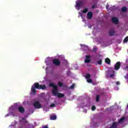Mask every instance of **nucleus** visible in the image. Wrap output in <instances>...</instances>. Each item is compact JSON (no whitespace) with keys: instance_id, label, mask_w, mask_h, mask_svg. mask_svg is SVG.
Returning <instances> with one entry per match:
<instances>
[{"instance_id":"1","label":"nucleus","mask_w":128,"mask_h":128,"mask_svg":"<svg viewBox=\"0 0 128 128\" xmlns=\"http://www.w3.org/2000/svg\"><path fill=\"white\" fill-rule=\"evenodd\" d=\"M36 90H44L46 88V86L44 84H40L38 82H35L31 88V92H32L33 94H36Z\"/></svg>"},{"instance_id":"2","label":"nucleus","mask_w":128,"mask_h":128,"mask_svg":"<svg viewBox=\"0 0 128 128\" xmlns=\"http://www.w3.org/2000/svg\"><path fill=\"white\" fill-rule=\"evenodd\" d=\"M33 106L35 108H38L40 110V108H42V104L40 103V102L36 101L33 104Z\"/></svg>"},{"instance_id":"3","label":"nucleus","mask_w":128,"mask_h":128,"mask_svg":"<svg viewBox=\"0 0 128 128\" xmlns=\"http://www.w3.org/2000/svg\"><path fill=\"white\" fill-rule=\"evenodd\" d=\"M52 62L54 66H60V61L58 58L53 59Z\"/></svg>"},{"instance_id":"4","label":"nucleus","mask_w":128,"mask_h":128,"mask_svg":"<svg viewBox=\"0 0 128 128\" xmlns=\"http://www.w3.org/2000/svg\"><path fill=\"white\" fill-rule=\"evenodd\" d=\"M52 94H53L54 96H58V86H55L52 90Z\"/></svg>"},{"instance_id":"5","label":"nucleus","mask_w":128,"mask_h":128,"mask_svg":"<svg viewBox=\"0 0 128 128\" xmlns=\"http://www.w3.org/2000/svg\"><path fill=\"white\" fill-rule=\"evenodd\" d=\"M120 66H122V63H120V62H117L114 66V70H120Z\"/></svg>"},{"instance_id":"6","label":"nucleus","mask_w":128,"mask_h":128,"mask_svg":"<svg viewBox=\"0 0 128 128\" xmlns=\"http://www.w3.org/2000/svg\"><path fill=\"white\" fill-rule=\"evenodd\" d=\"M112 22H113V24H118V18L116 17H113L112 18Z\"/></svg>"},{"instance_id":"7","label":"nucleus","mask_w":128,"mask_h":128,"mask_svg":"<svg viewBox=\"0 0 128 128\" xmlns=\"http://www.w3.org/2000/svg\"><path fill=\"white\" fill-rule=\"evenodd\" d=\"M84 2L82 1H76V6L77 8L82 6Z\"/></svg>"},{"instance_id":"8","label":"nucleus","mask_w":128,"mask_h":128,"mask_svg":"<svg viewBox=\"0 0 128 128\" xmlns=\"http://www.w3.org/2000/svg\"><path fill=\"white\" fill-rule=\"evenodd\" d=\"M124 120H126V117L123 116L117 122L118 124H124Z\"/></svg>"},{"instance_id":"9","label":"nucleus","mask_w":128,"mask_h":128,"mask_svg":"<svg viewBox=\"0 0 128 128\" xmlns=\"http://www.w3.org/2000/svg\"><path fill=\"white\" fill-rule=\"evenodd\" d=\"M108 34L110 36H114V34H116V31L114 29H110L109 30Z\"/></svg>"},{"instance_id":"10","label":"nucleus","mask_w":128,"mask_h":128,"mask_svg":"<svg viewBox=\"0 0 128 128\" xmlns=\"http://www.w3.org/2000/svg\"><path fill=\"white\" fill-rule=\"evenodd\" d=\"M86 58L84 60L85 64H88L90 62V56L87 55L86 56Z\"/></svg>"},{"instance_id":"11","label":"nucleus","mask_w":128,"mask_h":128,"mask_svg":"<svg viewBox=\"0 0 128 128\" xmlns=\"http://www.w3.org/2000/svg\"><path fill=\"white\" fill-rule=\"evenodd\" d=\"M120 124L118 123V122H114L110 126V128H118V126Z\"/></svg>"},{"instance_id":"12","label":"nucleus","mask_w":128,"mask_h":128,"mask_svg":"<svg viewBox=\"0 0 128 128\" xmlns=\"http://www.w3.org/2000/svg\"><path fill=\"white\" fill-rule=\"evenodd\" d=\"M18 110L21 114H24V108L22 106H19L18 108Z\"/></svg>"},{"instance_id":"13","label":"nucleus","mask_w":128,"mask_h":128,"mask_svg":"<svg viewBox=\"0 0 128 128\" xmlns=\"http://www.w3.org/2000/svg\"><path fill=\"white\" fill-rule=\"evenodd\" d=\"M87 18L88 20H91V18H92V12H88L87 14Z\"/></svg>"},{"instance_id":"14","label":"nucleus","mask_w":128,"mask_h":128,"mask_svg":"<svg viewBox=\"0 0 128 128\" xmlns=\"http://www.w3.org/2000/svg\"><path fill=\"white\" fill-rule=\"evenodd\" d=\"M80 46L84 48H83L84 50H90V48H88V46L86 45L81 44Z\"/></svg>"},{"instance_id":"15","label":"nucleus","mask_w":128,"mask_h":128,"mask_svg":"<svg viewBox=\"0 0 128 128\" xmlns=\"http://www.w3.org/2000/svg\"><path fill=\"white\" fill-rule=\"evenodd\" d=\"M122 12H128V8H126V6L122 7Z\"/></svg>"},{"instance_id":"16","label":"nucleus","mask_w":128,"mask_h":128,"mask_svg":"<svg viewBox=\"0 0 128 128\" xmlns=\"http://www.w3.org/2000/svg\"><path fill=\"white\" fill-rule=\"evenodd\" d=\"M105 62H106L107 64H110V58H106L105 59Z\"/></svg>"},{"instance_id":"17","label":"nucleus","mask_w":128,"mask_h":128,"mask_svg":"<svg viewBox=\"0 0 128 128\" xmlns=\"http://www.w3.org/2000/svg\"><path fill=\"white\" fill-rule=\"evenodd\" d=\"M57 96L59 98H64V94L62 93H58Z\"/></svg>"},{"instance_id":"18","label":"nucleus","mask_w":128,"mask_h":128,"mask_svg":"<svg viewBox=\"0 0 128 128\" xmlns=\"http://www.w3.org/2000/svg\"><path fill=\"white\" fill-rule=\"evenodd\" d=\"M50 119L51 120H56V115L52 116L50 118Z\"/></svg>"},{"instance_id":"19","label":"nucleus","mask_w":128,"mask_h":128,"mask_svg":"<svg viewBox=\"0 0 128 128\" xmlns=\"http://www.w3.org/2000/svg\"><path fill=\"white\" fill-rule=\"evenodd\" d=\"M51 88H54L55 86H58L56 85H54V83H50L49 84Z\"/></svg>"},{"instance_id":"20","label":"nucleus","mask_w":128,"mask_h":128,"mask_svg":"<svg viewBox=\"0 0 128 128\" xmlns=\"http://www.w3.org/2000/svg\"><path fill=\"white\" fill-rule=\"evenodd\" d=\"M88 12V8H84L82 11L83 14H86Z\"/></svg>"},{"instance_id":"21","label":"nucleus","mask_w":128,"mask_h":128,"mask_svg":"<svg viewBox=\"0 0 128 128\" xmlns=\"http://www.w3.org/2000/svg\"><path fill=\"white\" fill-rule=\"evenodd\" d=\"M97 64H99V66H100L102 64V60H100L97 62Z\"/></svg>"},{"instance_id":"22","label":"nucleus","mask_w":128,"mask_h":128,"mask_svg":"<svg viewBox=\"0 0 128 128\" xmlns=\"http://www.w3.org/2000/svg\"><path fill=\"white\" fill-rule=\"evenodd\" d=\"M96 102H100V95L96 96Z\"/></svg>"},{"instance_id":"23","label":"nucleus","mask_w":128,"mask_h":128,"mask_svg":"<svg viewBox=\"0 0 128 128\" xmlns=\"http://www.w3.org/2000/svg\"><path fill=\"white\" fill-rule=\"evenodd\" d=\"M128 42V36L124 38L123 41V42L126 43V42Z\"/></svg>"},{"instance_id":"24","label":"nucleus","mask_w":128,"mask_h":128,"mask_svg":"<svg viewBox=\"0 0 128 128\" xmlns=\"http://www.w3.org/2000/svg\"><path fill=\"white\" fill-rule=\"evenodd\" d=\"M86 78L88 80L90 78V74H87L86 76Z\"/></svg>"},{"instance_id":"25","label":"nucleus","mask_w":128,"mask_h":128,"mask_svg":"<svg viewBox=\"0 0 128 128\" xmlns=\"http://www.w3.org/2000/svg\"><path fill=\"white\" fill-rule=\"evenodd\" d=\"M58 86H60V88H62V86H64V84H62V82H59L58 83Z\"/></svg>"},{"instance_id":"26","label":"nucleus","mask_w":128,"mask_h":128,"mask_svg":"<svg viewBox=\"0 0 128 128\" xmlns=\"http://www.w3.org/2000/svg\"><path fill=\"white\" fill-rule=\"evenodd\" d=\"M74 86H76V84H73L70 86V88H71L72 90L74 88Z\"/></svg>"},{"instance_id":"27","label":"nucleus","mask_w":128,"mask_h":128,"mask_svg":"<svg viewBox=\"0 0 128 128\" xmlns=\"http://www.w3.org/2000/svg\"><path fill=\"white\" fill-rule=\"evenodd\" d=\"M87 82H89V83L92 82V80L89 78L87 79Z\"/></svg>"},{"instance_id":"28","label":"nucleus","mask_w":128,"mask_h":128,"mask_svg":"<svg viewBox=\"0 0 128 128\" xmlns=\"http://www.w3.org/2000/svg\"><path fill=\"white\" fill-rule=\"evenodd\" d=\"M113 74L110 75V78H114V72L112 71Z\"/></svg>"},{"instance_id":"29","label":"nucleus","mask_w":128,"mask_h":128,"mask_svg":"<svg viewBox=\"0 0 128 128\" xmlns=\"http://www.w3.org/2000/svg\"><path fill=\"white\" fill-rule=\"evenodd\" d=\"M50 108H54L56 107V104H52L50 105Z\"/></svg>"},{"instance_id":"30","label":"nucleus","mask_w":128,"mask_h":128,"mask_svg":"<svg viewBox=\"0 0 128 128\" xmlns=\"http://www.w3.org/2000/svg\"><path fill=\"white\" fill-rule=\"evenodd\" d=\"M92 110H96V106H93L92 107Z\"/></svg>"},{"instance_id":"31","label":"nucleus","mask_w":128,"mask_h":128,"mask_svg":"<svg viewBox=\"0 0 128 128\" xmlns=\"http://www.w3.org/2000/svg\"><path fill=\"white\" fill-rule=\"evenodd\" d=\"M96 50H98V48H93V52H96Z\"/></svg>"},{"instance_id":"32","label":"nucleus","mask_w":128,"mask_h":128,"mask_svg":"<svg viewBox=\"0 0 128 128\" xmlns=\"http://www.w3.org/2000/svg\"><path fill=\"white\" fill-rule=\"evenodd\" d=\"M120 82H116V84L117 85V86H118L119 84H120Z\"/></svg>"},{"instance_id":"33","label":"nucleus","mask_w":128,"mask_h":128,"mask_svg":"<svg viewBox=\"0 0 128 128\" xmlns=\"http://www.w3.org/2000/svg\"><path fill=\"white\" fill-rule=\"evenodd\" d=\"M96 8V5H93L92 6V10H94V8Z\"/></svg>"},{"instance_id":"34","label":"nucleus","mask_w":128,"mask_h":128,"mask_svg":"<svg viewBox=\"0 0 128 128\" xmlns=\"http://www.w3.org/2000/svg\"><path fill=\"white\" fill-rule=\"evenodd\" d=\"M80 16L81 18H82V14H80Z\"/></svg>"},{"instance_id":"35","label":"nucleus","mask_w":128,"mask_h":128,"mask_svg":"<svg viewBox=\"0 0 128 128\" xmlns=\"http://www.w3.org/2000/svg\"><path fill=\"white\" fill-rule=\"evenodd\" d=\"M25 124H28V121H25Z\"/></svg>"},{"instance_id":"36","label":"nucleus","mask_w":128,"mask_h":128,"mask_svg":"<svg viewBox=\"0 0 128 128\" xmlns=\"http://www.w3.org/2000/svg\"><path fill=\"white\" fill-rule=\"evenodd\" d=\"M28 126H30V124H28Z\"/></svg>"}]
</instances>
